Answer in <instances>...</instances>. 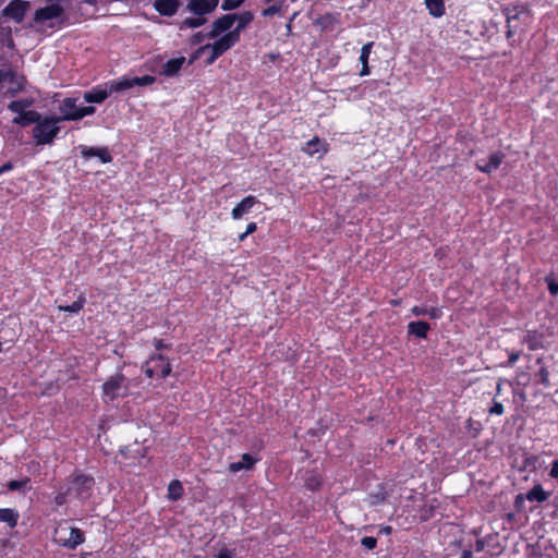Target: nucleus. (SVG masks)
Wrapping results in <instances>:
<instances>
[{"mask_svg": "<svg viewBox=\"0 0 558 558\" xmlns=\"http://www.w3.org/2000/svg\"><path fill=\"white\" fill-rule=\"evenodd\" d=\"M130 395V379L121 372L109 376L101 385V400L111 403Z\"/></svg>", "mask_w": 558, "mask_h": 558, "instance_id": "obj_1", "label": "nucleus"}, {"mask_svg": "<svg viewBox=\"0 0 558 558\" xmlns=\"http://www.w3.org/2000/svg\"><path fill=\"white\" fill-rule=\"evenodd\" d=\"M57 116H41L32 131L36 145L52 144L61 130Z\"/></svg>", "mask_w": 558, "mask_h": 558, "instance_id": "obj_2", "label": "nucleus"}, {"mask_svg": "<svg viewBox=\"0 0 558 558\" xmlns=\"http://www.w3.org/2000/svg\"><path fill=\"white\" fill-rule=\"evenodd\" d=\"M96 111L93 106H77V98L65 97L59 105L60 116H57L59 122L62 121H77L86 116H92Z\"/></svg>", "mask_w": 558, "mask_h": 558, "instance_id": "obj_3", "label": "nucleus"}, {"mask_svg": "<svg viewBox=\"0 0 558 558\" xmlns=\"http://www.w3.org/2000/svg\"><path fill=\"white\" fill-rule=\"evenodd\" d=\"M144 373L148 378H166L172 372V366L168 357L162 354H153L143 366Z\"/></svg>", "mask_w": 558, "mask_h": 558, "instance_id": "obj_4", "label": "nucleus"}, {"mask_svg": "<svg viewBox=\"0 0 558 558\" xmlns=\"http://www.w3.org/2000/svg\"><path fill=\"white\" fill-rule=\"evenodd\" d=\"M240 38L231 31L218 38L213 45H206L201 50L210 48L211 54L207 58L206 64H213L220 56L231 49Z\"/></svg>", "mask_w": 558, "mask_h": 558, "instance_id": "obj_5", "label": "nucleus"}, {"mask_svg": "<svg viewBox=\"0 0 558 558\" xmlns=\"http://www.w3.org/2000/svg\"><path fill=\"white\" fill-rule=\"evenodd\" d=\"M29 7V2L24 0H12L1 11V16L11 19L15 23H22L26 11Z\"/></svg>", "mask_w": 558, "mask_h": 558, "instance_id": "obj_6", "label": "nucleus"}, {"mask_svg": "<svg viewBox=\"0 0 558 558\" xmlns=\"http://www.w3.org/2000/svg\"><path fill=\"white\" fill-rule=\"evenodd\" d=\"M64 10L59 3H51L39 8L34 13V22L39 24L51 20L63 17Z\"/></svg>", "mask_w": 558, "mask_h": 558, "instance_id": "obj_7", "label": "nucleus"}, {"mask_svg": "<svg viewBox=\"0 0 558 558\" xmlns=\"http://www.w3.org/2000/svg\"><path fill=\"white\" fill-rule=\"evenodd\" d=\"M56 542L66 548V549H75L78 545L83 544L85 542V533L76 526L70 527V535L69 537H62L59 536L56 538Z\"/></svg>", "mask_w": 558, "mask_h": 558, "instance_id": "obj_8", "label": "nucleus"}, {"mask_svg": "<svg viewBox=\"0 0 558 558\" xmlns=\"http://www.w3.org/2000/svg\"><path fill=\"white\" fill-rule=\"evenodd\" d=\"M233 24H234L233 14L232 13L225 14L213 22L211 29L207 34V36L209 38H217L222 33H226V32L228 33V32L232 31L231 27L233 26Z\"/></svg>", "mask_w": 558, "mask_h": 558, "instance_id": "obj_9", "label": "nucleus"}, {"mask_svg": "<svg viewBox=\"0 0 558 558\" xmlns=\"http://www.w3.org/2000/svg\"><path fill=\"white\" fill-rule=\"evenodd\" d=\"M81 156L85 159H90L93 157H97L102 163H109L112 161V156L108 149V147H92L86 145H81Z\"/></svg>", "mask_w": 558, "mask_h": 558, "instance_id": "obj_10", "label": "nucleus"}, {"mask_svg": "<svg viewBox=\"0 0 558 558\" xmlns=\"http://www.w3.org/2000/svg\"><path fill=\"white\" fill-rule=\"evenodd\" d=\"M218 5V0H190L187 10L195 15L204 16L213 12Z\"/></svg>", "mask_w": 558, "mask_h": 558, "instance_id": "obj_11", "label": "nucleus"}, {"mask_svg": "<svg viewBox=\"0 0 558 558\" xmlns=\"http://www.w3.org/2000/svg\"><path fill=\"white\" fill-rule=\"evenodd\" d=\"M505 159V154L500 150L490 154L488 161H477L476 169L483 173L490 174L497 170Z\"/></svg>", "mask_w": 558, "mask_h": 558, "instance_id": "obj_12", "label": "nucleus"}, {"mask_svg": "<svg viewBox=\"0 0 558 558\" xmlns=\"http://www.w3.org/2000/svg\"><path fill=\"white\" fill-rule=\"evenodd\" d=\"M181 5L180 0H155L154 9L161 15L171 17L177 14Z\"/></svg>", "mask_w": 558, "mask_h": 558, "instance_id": "obj_13", "label": "nucleus"}, {"mask_svg": "<svg viewBox=\"0 0 558 558\" xmlns=\"http://www.w3.org/2000/svg\"><path fill=\"white\" fill-rule=\"evenodd\" d=\"M302 151L311 157L316 154H319V157H323L328 151V144L325 140L314 136L302 146Z\"/></svg>", "mask_w": 558, "mask_h": 558, "instance_id": "obj_14", "label": "nucleus"}, {"mask_svg": "<svg viewBox=\"0 0 558 558\" xmlns=\"http://www.w3.org/2000/svg\"><path fill=\"white\" fill-rule=\"evenodd\" d=\"M544 340L545 336L543 332L538 330H527L521 342L526 344L530 351H536L545 348Z\"/></svg>", "mask_w": 558, "mask_h": 558, "instance_id": "obj_15", "label": "nucleus"}, {"mask_svg": "<svg viewBox=\"0 0 558 558\" xmlns=\"http://www.w3.org/2000/svg\"><path fill=\"white\" fill-rule=\"evenodd\" d=\"M258 203V199L254 195H248L244 197L240 203H238L233 209L231 210V217L234 220L241 219L245 214H247L254 205Z\"/></svg>", "mask_w": 558, "mask_h": 558, "instance_id": "obj_16", "label": "nucleus"}, {"mask_svg": "<svg viewBox=\"0 0 558 558\" xmlns=\"http://www.w3.org/2000/svg\"><path fill=\"white\" fill-rule=\"evenodd\" d=\"M111 95L110 88L105 85L96 86L92 90L84 94V99L89 104H100L105 101Z\"/></svg>", "mask_w": 558, "mask_h": 558, "instance_id": "obj_17", "label": "nucleus"}, {"mask_svg": "<svg viewBox=\"0 0 558 558\" xmlns=\"http://www.w3.org/2000/svg\"><path fill=\"white\" fill-rule=\"evenodd\" d=\"M429 330L430 325L425 320L410 322L407 326L408 335L418 339H426Z\"/></svg>", "mask_w": 558, "mask_h": 558, "instance_id": "obj_18", "label": "nucleus"}, {"mask_svg": "<svg viewBox=\"0 0 558 558\" xmlns=\"http://www.w3.org/2000/svg\"><path fill=\"white\" fill-rule=\"evenodd\" d=\"M73 484L75 485L77 495L84 496L85 494H89L95 484V481L93 476L78 474L73 478Z\"/></svg>", "mask_w": 558, "mask_h": 558, "instance_id": "obj_19", "label": "nucleus"}, {"mask_svg": "<svg viewBox=\"0 0 558 558\" xmlns=\"http://www.w3.org/2000/svg\"><path fill=\"white\" fill-rule=\"evenodd\" d=\"M258 461V458H254L250 453H243L241 457V461L232 462L229 464V471L231 473H238L241 470H251Z\"/></svg>", "mask_w": 558, "mask_h": 558, "instance_id": "obj_20", "label": "nucleus"}, {"mask_svg": "<svg viewBox=\"0 0 558 558\" xmlns=\"http://www.w3.org/2000/svg\"><path fill=\"white\" fill-rule=\"evenodd\" d=\"M106 86L110 88L111 94L121 93L134 87L133 77L123 75L119 78L109 81L108 83H106Z\"/></svg>", "mask_w": 558, "mask_h": 558, "instance_id": "obj_21", "label": "nucleus"}, {"mask_svg": "<svg viewBox=\"0 0 558 558\" xmlns=\"http://www.w3.org/2000/svg\"><path fill=\"white\" fill-rule=\"evenodd\" d=\"M502 12L506 15V20H507L506 37L508 40H510L514 36V33H515V31L513 29V26L511 25V22L519 19L520 14L523 12V8L522 7H514L513 9L505 8L502 10Z\"/></svg>", "mask_w": 558, "mask_h": 558, "instance_id": "obj_22", "label": "nucleus"}, {"mask_svg": "<svg viewBox=\"0 0 558 558\" xmlns=\"http://www.w3.org/2000/svg\"><path fill=\"white\" fill-rule=\"evenodd\" d=\"M324 483L323 475L317 471H307L304 477V487L311 492H318Z\"/></svg>", "mask_w": 558, "mask_h": 558, "instance_id": "obj_23", "label": "nucleus"}, {"mask_svg": "<svg viewBox=\"0 0 558 558\" xmlns=\"http://www.w3.org/2000/svg\"><path fill=\"white\" fill-rule=\"evenodd\" d=\"M43 114H40L36 110H26L21 116H17L13 119V123L20 126H28L31 124H35L39 122V119Z\"/></svg>", "mask_w": 558, "mask_h": 558, "instance_id": "obj_24", "label": "nucleus"}, {"mask_svg": "<svg viewBox=\"0 0 558 558\" xmlns=\"http://www.w3.org/2000/svg\"><path fill=\"white\" fill-rule=\"evenodd\" d=\"M232 14L234 16V23L238 22V24L231 32L235 33L240 38L241 32L254 20V14L251 11Z\"/></svg>", "mask_w": 558, "mask_h": 558, "instance_id": "obj_25", "label": "nucleus"}, {"mask_svg": "<svg viewBox=\"0 0 558 558\" xmlns=\"http://www.w3.org/2000/svg\"><path fill=\"white\" fill-rule=\"evenodd\" d=\"M526 500L536 501V502H545L549 497L550 493L546 492L542 484H535L526 494Z\"/></svg>", "mask_w": 558, "mask_h": 558, "instance_id": "obj_26", "label": "nucleus"}, {"mask_svg": "<svg viewBox=\"0 0 558 558\" xmlns=\"http://www.w3.org/2000/svg\"><path fill=\"white\" fill-rule=\"evenodd\" d=\"M373 46H374V43L369 41V43H366L365 45H363V47L361 49V54H360L359 60L362 64V69L360 71V76H366L371 73V68L368 65V59H369Z\"/></svg>", "mask_w": 558, "mask_h": 558, "instance_id": "obj_27", "label": "nucleus"}, {"mask_svg": "<svg viewBox=\"0 0 558 558\" xmlns=\"http://www.w3.org/2000/svg\"><path fill=\"white\" fill-rule=\"evenodd\" d=\"M184 63V57L172 58L163 64L162 74L166 76H174L182 69Z\"/></svg>", "mask_w": 558, "mask_h": 558, "instance_id": "obj_28", "label": "nucleus"}, {"mask_svg": "<svg viewBox=\"0 0 558 558\" xmlns=\"http://www.w3.org/2000/svg\"><path fill=\"white\" fill-rule=\"evenodd\" d=\"M20 513L12 508H0V521L8 524L9 527L17 526Z\"/></svg>", "mask_w": 558, "mask_h": 558, "instance_id": "obj_29", "label": "nucleus"}, {"mask_svg": "<svg viewBox=\"0 0 558 558\" xmlns=\"http://www.w3.org/2000/svg\"><path fill=\"white\" fill-rule=\"evenodd\" d=\"M544 359L537 357L536 364L541 365L539 369L534 374V377L536 378V381L541 384L545 388L550 387V379H549V371L548 368L543 364Z\"/></svg>", "mask_w": 558, "mask_h": 558, "instance_id": "obj_30", "label": "nucleus"}, {"mask_svg": "<svg viewBox=\"0 0 558 558\" xmlns=\"http://www.w3.org/2000/svg\"><path fill=\"white\" fill-rule=\"evenodd\" d=\"M425 5L428 13L434 17H441L446 12L444 0H425Z\"/></svg>", "mask_w": 558, "mask_h": 558, "instance_id": "obj_31", "label": "nucleus"}, {"mask_svg": "<svg viewBox=\"0 0 558 558\" xmlns=\"http://www.w3.org/2000/svg\"><path fill=\"white\" fill-rule=\"evenodd\" d=\"M85 303H86L85 293H81L77 296L76 301H74L72 304H70V305H59L58 310L61 311V312H68V313L77 314V313H80L83 310Z\"/></svg>", "mask_w": 558, "mask_h": 558, "instance_id": "obj_32", "label": "nucleus"}, {"mask_svg": "<svg viewBox=\"0 0 558 558\" xmlns=\"http://www.w3.org/2000/svg\"><path fill=\"white\" fill-rule=\"evenodd\" d=\"M33 105V100L31 99H19V100H13L11 101L9 105H8V109L13 112V113H16L17 116H21L22 113H24L26 111L27 108H29L31 106Z\"/></svg>", "mask_w": 558, "mask_h": 558, "instance_id": "obj_33", "label": "nucleus"}, {"mask_svg": "<svg viewBox=\"0 0 558 558\" xmlns=\"http://www.w3.org/2000/svg\"><path fill=\"white\" fill-rule=\"evenodd\" d=\"M387 499V493L383 486H379L378 490L368 494L366 501L369 506L376 507L383 505Z\"/></svg>", "mask_w": 558, "mask_h": 558, "instance_id": "obj_34", "label": "nucleus"}, {"mask_svg": "<svg viewBox=\"0 0 558 558\" xmlns=\"http://www.w3.org/2000/svg\"><path fill=\"white\" fill-rule=\"evenodd\" d=\"M0 45L2 47H8L10 49L14 48V40L12 37V29L10 26H1L0 27Z\"/></svg>", "mask_w": 558, "mask_h": 558, "instance_id": "obj_35", "label": "nucleus"}, {"mask_svg": "<svg viewBox=\"0 0 558 558\" xmlns=\"http://www.w3.org/2000/svg\"><path fill=\"white\" fill-rule=\"evenodd\" d=\"M169 498L178 500L183 496V486L179 480H173L168 486Z\"/></svg>", "mask_w": 558, "mask_h": 558, "instance_id": "obj_36", "label": "nucleus"}, {"mask_svg": "<svg viewBox=\"0 0 558 558\" xmlns=\"http://www.w3.org/2000/svg\"><path fill=\"white\" fill-rule=\"evenodd\" d=\"M269 4L270 5H268L267 8H265L262 11V16L270 17V16H274L276 14H281L282 5H283V0H280L278 2L274 1V2H270Z\"/></svg>", "mask_w": 558, "mask_h": 558, "instance_id": "obj_37", "label": "nucleus"}, {"mask_svg": "<svg viewBox=\"0 0 558 558\" xmlns=\"http://www.w3.org/2000/svg\"><path fill=\"white\" fill-rule=\"evenodd\" d=\"M29 482V477H24L22 480H12L8 482L7 487L10 492H17L20 489L25 488Z\"/></svg>", "mask_w": 558, "mask_h": 558, "instance_id": "obj_38", "label": "nucleus"}, {"mask_svg": "<svg viewBox=\"0 0 558 558\" xmlns=\"http://www.w3.org/2000/svg\"><path fill=\"white\" fill-rule=\"evenodd\" d=\"M206 23V19L204 16L197 15V17H186L183 21V25L189 28H197L203 26Z\"/></svg>", "mask_w": 558, "mask_h": 558, "instance_id": "obj_39", "label": "nucleus"}, {"mask_svg": "<svg viewBox=\"0 0 558 558\" xmlns=\"http://www.w3.org/2000/svg\"><path fill=\"white\" fill-rule=\"evenodd\" d=\"M59 390H60V386H59L58 381H50V383L45 384L41 395L51 397V396L57 395L59 392Z\"/></svg>", "mask_w": 558, "mask_h": 558, "instance_id": "obj_40", "label": "nucleus"}, {"mask_svg": "<svg viewBox=\"0 0 558 558\" xmlns=\"http://www.w3.org/2000/svg\"><path fill=\"white\" fill-rule=\"evenodd\" d=\"M156 82V77L153 76V75H144V76H135L133 77V83H134V86H147V85H151Z\"/></svg>", "mask_w": 558, "mask_h": 558, "instance_id": "obj_41", "label": "nucleus"}, {"mask_svg": "<svg viewBox=\"0 0 558 558\" xmlns=\"http://www.w3.org/2000/svg\"><path fill=\"white\" fill-rule=\"evenodd\" d=\"M537 461L538 457L535 454L525 456L522 462V470H534Z\"/></svg>", "mask_w": 558, "mask_h": 558, "instance_id": "obj_42", "label": "nucleus"}, {"mask_svg": "<svg viewBox=\"0 0 558 558\" xmlns=\"http://www.w3.org/2000/svg\"><path fill=\"white\" fill-rule=\"evenodd\" d=\"M244 1L245 0H223L221 3V9L223 11H232L241 7Z\"/></svg>", "mask_w": 558, "mask_h": 558, "instance_id": "obj_43", "label": "nucleus"}, {"mask_svg": "<svg viewBox=\"0 0 558 558\" xmlns=\"http://www.w3.org/2000/svg\"><path fill=\"white\" fill-rule=\"evenodd\" d=\"M361 545L366 550H374L377 547V538L373 536H364L361 538Z\"/></svg>", "mask_w": 558, "mask_h": 558, "instance_id": "obj_44", "label": "nucleus"}, {"mask_svg": "<svg viewBox=\"0 0 558 558\" xmlns=\"http://www.w3.org/2000/svg\"><path fill=\"white\" fill-rule=\"evenodd\" d=\"M490 415H502L505 413L504 404L497 400H493L492 407L488 409Z\"/></svg>", "mask_w": 558, "mask_h": 558, "instance_id": "obj_45", "label": "nucleus"}, {"mask_svg": "<svg viewBox=\"0 0 558 558\" xmlns=\"http://www.w3.org/2000/svg\"><path fill=\"white\" fill-rule=\"evenodd\" d=\"M15 77H16V75L13 71L0 70V84L5 81L13 83V82H15Z\"/></svg>", "mask_w": 558, "mask_h": 558, "instance_id": "obj_46", "label": "nucleus"}, {"mask_svg": "<svg viewBox=\"0 0 558 558\" xmlns=\"http://www.w3.org/2000/svg\"><path fill=\"white\" fill-rule=\"evenodd\" d=\"M68 492H60L58 493L54 498L53 502L56 506L61 507L66 502Z\"/></svg>", "mask_w": 558, "mask_h": 558, "instance_id": "obj_47", "label": "nucleus"}, {"mask_svg": "<svg viewBox=\"0 0 558 558\" xmlns=\"http://www.w3.org/2000/svg\"><path fill=\"white\" fill-rule=\"evenodd\" d=\"M427 316H429L432 319H439L442 316V311L440 307H427Z\"/></svg>", "mask_w": 558, "mask_h": 558, "instance_id": "obj_48", "label": "nucleus"}, {"mask_svg": "<svg viewBox=\"0 0 558 558\" xmlns=\"http://www.w3.org/2000/svg\"><path fill=\"white\" fill-rule=\"evenodd\" d=\"M526 500L525 494H518L514 498V508L517 511H522L524 501Z\"/></svg>", "mask_w": 558, "mask_h": 558, "instance_id": "obj_49", "label": "nucleus"}, {"mask_svg": "<svg viewBox=\"0 0 558 558\" xmlns=\"http://www.w3.org/2000/svg\"><path fill=\"white\" fill-rule=\"evenodd\" d=\"M333 21V16L331 14H325L323 16H320L318 20H317V23L319 25H322L323 27H327L329 24H331Z\"/></svg>", "mask_w": 558, "mask_h": 558, "instance_id": "obj_50", "label": "nucleus"}, {"mask_svg": "<svg viewBox=\"0 0 558 558\" xmlns=\"http://www.w3.org/2000/svg\"><path fill=\"white\" fill-rule=\"evenodd\" d=\"M521 356V352L519 351H510L508 353V365H514Z\"/></svg>", "mask_w": 558, "mask_h": 558, "instance_id": "obj_51", "label": "nucleus"}, {"mask_svg": "<svg viewBox=\"0 0 558 558\" xmlns=\"http://www.w3.org/2000/svg\"><path fill=\"white\" fill-rule=\"evenodd\" d=\"M411 313L414 316H426L427 307L415 305L411 308Z\"/></svg>", "mask_w": 558, "mask_h": 558, "instance_id": "obj_52", "label": "nucleus"}, {"mask_svg": "<svg viewBox=\"0 0 558 558\" xmlns=\"http://www.w3.org/2000/svg\"><path fill=\"white\" fill-rule=\"evenodd\" d=\"M549 476L558 480V459L554 460L550 464Z\"/></svg>", "mask_w": 558, "mask_h": 558, "instance_id": "obj_53", "label": "nucleus"}, {"mask_svg": "<svg viewBox=\"0 0 558 558\" xmlns=\"http://www.w3.org/2000/svg\"><path fill=\"white\" fill-rule=\"evenodd\" d=\"M485 545H486V539H484V538L476 539L475 546H474L475 551L476 553L483 551L485 548Z\"/></svg>", "mask_w": 558, "mask_h": 558, "instance_id": "obj_54", "label": "nucleus"}, {"mask_svg": "<svg viewBox=\"0 0 558 558\" xmlns=\"http://www.w3.org/2000/svg\"><path fill=\"white\" fill-rule=\"evenodd\" d=\"M216 558H233V553L227 548H222L221 550H219Z\"/></svg>", "mask_w": 558, "mask_h": 558, "instance_id": "obj_55", "label": "nucleus"}, {"mask_svg": "<svg viewBox=\"0 0 558 558\" xmlns=\"http://www.w3.org/2000/svg\"><path fill=\"white\" fill-rule=\"evenodd\" d=\"M14 168L13 162L7 161L0 167V175H2L5 172L11 171Z\"/></svg>", "mask_w": 558, "mask_h": 558, "instance_id": "obj_56", "label": "nucleus"}, {"mask_svg": "<svg viewBox=\"0 0 558 558\" xmlns=\"http://www.w3.org/2000/svg\"><path fill=\"white\" fill-rule=\"evenodd\" d=\"M548 291L551 295H557L558 294V282L557 281H550L548 283Z\"/></svg>", "mask_w": 558, "mask_h": 558, "instance_id": "obj_57", "label": "nucleus"}, {"mask_svg": "<svg viewBox=\"0 0 558 558\" xmlns=\"http://www.w3.org/2000/svg\"><path fill=\"white\" fill-rule=\"evenodd\" d=\"M393 529L391 525H384L378 530V535H390Z\"/></svg>", "mask_w": 558, "mask_h": 558, "instance_id": "obj_58", "label": "nucleus"}, {"mask_svg": "<svg viewBox=\"0 0 558 558\" xmlns=\"http://www.w3.org/2000/svg\"><path fill=\"white\" fill-rule=\"evenodd\" d=\"M257 230V225L256 222H250L247 226H246V230H245V234H252L254 233L255 231Z\"/></svg>", "mask_w": 558, "mask_h": 558, "instance_id": "obj_59", "label": "nucleus"}, {"mask_svg": "<svg viewBox=\"0 0 558 558\" xmlns=\"http://www.w3.org/2000/svg\"><path fill=\"white\" fill-rule=\"evenodd\" d=\"M155 348H156V350L160 351V350L167 348V345L163 343V340L156 339L155 340Z\"/></svg>", "mask_w": 558, "mask_h": 558, "instance_id": "obj_60", "label": "nucleus"}, {"mask_svg": "<svg viewBox=\"0 0 558 558\" xmlns=\"http://www.w3.org/2000/svg\"><path fill=\"white\" fill-rule=\"evenodd\" d=\"M461 558H473V551L471 549H463Z\"/></svg>", "mask_w": 558, "mask_h": 558, "instance_id": "obj_61", "label": "nucleus"}, {"mask_svg": "<svg viewBox=\"0 0 558 558\" xmlns=\"http://www.w3.org/2000/svg\"><path fill=\"white\" fill-rule=\"evenodd\" d=\"M202 38H203L202 33H197V34L194 35V41L195 43H199L202 40Z\"/></svg>", "mask_w": 558, "mask_h": 558, "instance_id": "obj_62", "label": "nucleus"}, {"mask_svg": "<svg viewBox=\"0 0 558 558\" xmlns=\"http://www.w3.org/2000/svg\"><path fill=\"white\" fill-rule=\"evenodd\" d=\"M247 235H248V234H245V231H244L243 233L239 234V236H238V241H239V242H243V241L246 239V236H247Z\"/></svg>", "mask_w": 558, "mask_h": 558, "instance_id": "obj_63", "label": "nucleus"}, {"mask_svg": "<svg viewBox=\"0 0 558 558\" xmlns=\"http://www.w3.org/2000/svg\"><path fill=\"white\" fill-rule=\"evenodd\" d=\"M21 81H22V82H17V84H19V88H17V90H21V89H23V88H24V84H23V82H25V77H24V76H21Z\"/></svg>", "mask_w": 558, "mask_h": 558, "instance_id": "obj_64", "label": "nucleus"}]
</instances>
